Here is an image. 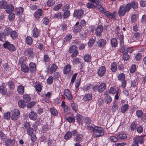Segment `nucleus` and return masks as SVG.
<instances>
[{"mask_svg":"<svg viewBox=\"0 0 146 146\" xmlns=\"http://www.w3.org/2000/svg\"><path fill=\"white\" fill-rule=\"evenodd\" d=\"M130 6V4H127L126 5L124 4L121 6L118 11L119 16H123L126 12H129L131 9Z\"/></svg>","mask_w":146,"mask_h":146,"instance_id":"nucleus-1","label":"nucleus"},{"mask_svg":"<svg viewBox=\"0 0 146 146\" xmlns=\"http://www.w3.org/2000/svg\"><path fill=\"white\" fill-rule=\"evenodd\" d=\"M11 119L13 120H17L19 117L20 111L17 109H14L11 111Z\"/></svg>","mask_w":146,"mask_h":146,"instance_id":"nucleus-2","label":"nucleus"},{"mask_svg":"<svg viewBox=\"0 0 146 146\" xmlns=\"http://www.w3.org/2000/svg\"><path fill=\"white\" fill-rule=\"evenodd\" d=\"M4 47L7 48L10 51L13 52L16 50V48L14 45L12 44H11L8 41L6 42L3 44Z\"/></svg>","mask_w":146,"mask_h":146,"instance_id":"nucleus-3","label":"nucleus"},{"mask_svg":"<svg viewBox=\"0 0 146 146\" xmlns=\"http://www.w3.org/2000/svg\"><path fill=\"white\" fill-rule=\"evenodd\" d=\"M24 54L25 56H28L29 59L32 58L34 55L33 49L31 48L25 50Z\"/></svg>","mask_w":146,"mask_h":146,"instance_id":"nucleus-4","label":"nucleus"},{"mask_svg":"<svg viewBox=\"0 0 146 146\" xmlns=\"http://www.w3.org/2000/svg\"><path fill=\"white\" fill-rule=\"evenodd\" d=\"M84 13L83 10L81 9H76L74 13V16L76 17L78 19H80L81 18Z\"/></svg>","mask_w":146,"mask_h":146,"instance_id":"nucleus-5","label":"nucleus"},{"mask_svg":"<svg viewBox=\"0 0 146 146\" xmlns=\"http://www.w3.org/2000/svg\"><path fill=\"white\" fill-rule=\"evenodd\" d=\"M96 128L94 134L96 137H99L104 135V131L100 127H96Z\"/></svg>","mask_w":146,"mask_h":146,"instance_id":"nucleus-6","label":"nucleus"},{"mask_svg":"<svg viewBox=\"0 0 146 146\" xmlns=\"http://www.w3.org/2000/svg\"><path fill=\"white\" fill-rule=\"evenodd\" d=\"M106 72V67L105 66H102L98 69L97 74L99 76L102 77L105 74Z\"/></svg>","mask_w":146,"mask_h":146,"instance_id":"nucleus-7","label":"nucleus"},{"mask_svg":"<svg viewBox=\"0 0 146 146\" xmlns=\"http://www.w3.org/2000/svg\"><path fill=\"white\" fill-rule=\"evenodd\" d=\"M116 14L115 12H113L112 13H111L109 11H106L105 13V15L109 19H113V20H115V15Z\"/></svg>","mask_w":146,"mask_h":146,"instance_id":"nucleus-8","label":"nucleus"},{"mask_svg":"<svg viewBox=\"0 0 146 146\" xmlns=\"http://www.w3.org/2000/svg\"><path fill=\"white\" fill-rule=\"evenodd\" d=\"M144 136H137L136 137L133 138V143H135L137 144L138 143L142 144L144 142Z\"/></svg>","mask_w":146,"mask_h":146,"instance_id":"nucleus-9","label":"nucleus"},{"mask_svg":"<svg viewBox=\"0 0 146 146\" xmlns=\"http://www.w3.org/2000/svg\"><path fill=\"white\" fill-rule=\"evenodd\" d=\"M43 13L42 10L41 9H38L35 12L34 15L36 19L38 20L42 16Z\"/></svg>","mask_w":146,"mask_h":146,"instance_id":"nucleus-10","label":"nucleus"},{"mask_svg":"<svg viewBox=\"0 0 146 146\" xmlns=\"http://www.w3.org/2000/svg\"><path fill=\"white\" fill-rule=\"evenodd\" d=\"M107 43L106 40L103 39L99 40L97 42L98 46L100 48H104Z\"/></svg>","mask_w":146,"mask_h":146,"instance_id":"nucleus-11","label":"nucleus"},{"mask_svg":"<svg viewBox=\"0 0 146 146\" xmlns=\"http://www.w3.org/2000/svg\"><path fill=\"white\" fill-rule=\"evenodd\" d=\"M64 94L69 100H72L73 98L72 95L70 91L68 89H66L64 90Z\"/></svg>","mask_w":146,"mask_h":146,"instance_id":"nucleus-12","label":"nucleus"},{"mask_svg":"<svg viewBox=\"0 0 146 146\" xmlns=\"http://www.w3.org/2000/svg\"><path fill=\"white\" fill-rule=\"evenodd\" d=\"M29 117L30 119L33 120H35L36 119L37 117V115L36 113L32 111L29 114Z\"/></svg>","mask_w":146,"mask_h":146,"instance_id":"nucleus-13","label":"nucleus"},{"mask_svg":"<svg viewBox=\"0 0 146 146\" xmlns=\"http://www.w3.org/2000/svg\"><path fill=\"white\" fill-rule=\"evenodd\" d=\"M103 31V27L101 25H99L96 30L95 34L96 35L100 36Z\"/></svg>","mask_w":146,"mask_h":146,"instance_id":"nucleus-14","label":"nucleus"},{"mask_svg":"<svg viewBox=\"0 0 146 146\" xmlns=\"http://www.w3.org/2000/svg\"><path fill=\"white\" fill-rule=\"evenodd\" d=\"M12 29L10 27H6L4 29L3 32L7 36H8L10 35L11 32H12Z\"/></svg>","mask_w":146,"mask_h":146,"instance_id":"nucleus-15","label":"nucleus"},{"mask_svg":"<svg viewBox=\"0 0 146 146\" xmlns=\"http://www.w3.org/2000/svg\"><path fill=\"white\" fill-rule=\"evenodd\" d=\"M71 67V66L69 64H68L66 65L64 67L63 70L64 74H68L70 72Z\"/></svg>","mask_w":146,"mask_h":146,"instance_id":"nucleus-16","label":"nucleus"},{"mask_svg":"<svg viewBox=\"0 0 146 146\" xmlns=\"http://www.w3.org/2000/svg\"><path fill=\"white\" fill-rule=\"evenodd\" d=\"M106 85L104 83H101L100 85H98V92H103L106 89Z\"/></svg>","mask_w":146,"mask_h":146,"instance_id":"nucleus-17","label":"nucleus"},{"mask_svg":"<svg viewBox=\"0 0 146 146\" xmlns=\"http://www.w3.org/2000/svg\"><path fill=\"white\" fill-rule=\"evenodd\" d=\"M29 70L31 72H34L36 70V65L35 63L33 62L30 63L29 65Z\"/></svg>","mask_w":146,"mask_h":146,"instance_id":"nucleus-18","label":"nucleus"},{"mask_svg":"<svg viewBox=\"0 0 146 146\" xmlns=\"http://www.w3.org/2000/svg\"><path fill=\"white\" fill-rule=\"evenodd\" d=\"M7 7V1L2 0L0 1V8L5 9Z\"/></svg>","mask_w":146,"mask_h":146,"instance_id":"nucleus-19","label":"nucleus"},{"mask_svg":"<svg viewBox=\"0 0 146 146\" xmlns=\"http://www.w3.org/2000/svg\"><path fill=\"white\" fill-rule=\"evenodd\" d=\"M58 68V66L55 64H52L50 67V72L51 74H52L55 72Z\"/></svg>","mask_w":146,"mask_h":146,"instance_id":"nucleus-20","label":"nucleus"},{"mask_svg":"<svg viewBox=\"0 0 146 146\" xmlns=\"http://www.w3.org/2000/svg\"><path fill=\"white\" fill-rule=\"evenodd\" d=\"M76 117L77 122L79 124H82L83 122L82 119V115L80 114L77 113L76 115Z\"/></svg>","mask_w":146,"mask_h":146,"instance_id":"nucleus-21","label":"nucleus"},{"mask_svg":"<svg viewBox=\"0 0 146 146\" xmlns=\"http://www.w3.org/2000/svg\"><path fill=\"white\" fill-rule=\"evenodd\" d=\"M18 104L19 107L22 108H24L26 106L25 101L22 100H19Z\"/></svg>","mask_w":146,"mask_h":146,"instance_id":"nucleus-22","label":"nucleus"},{"mask_svg":"<svg viewBox=\"0 0 146 146\" xmlns=\"http://www.w3.org/2000/svg\"><path fill=\"white\" fill-rule=\"evenodd\" d=\"M97 3V2H96V3H95V4L90 2L88 3L87 4V6L88 8L95 9L97 5H98Z\"/></svg>","mask_w":146,"mask_h":146,"instance_id":"nucleus-23","label":"nucleus"},{"mask_svg":"<svg viewBox=\"0 0 146 146\" xmlns=\"http://www.w3.org/2000/svg\"><path fill=\"white\" fill-rule=\"evenodd\" d=\"M104 100L106 104H109L111 102L112 99L110 96L107 95L104 98Z\"/></svg>","mask_w":146,"mask_h":146,"instance_id":"nucleus-24","label":"nucleus"},{"mask_svg":"<svg viewBox=\"0 0 146 146\" xmlns=\"http://www.w3.org/2000/svg\"><path fill=\"white\" fill-rule=\"evenodd\" d=\"M6 12L8 13H9L12 12L14 10V7L11 5H7V7L5 8Z\"/></svg>","mask_w":146,"mask_h":146,"instance_id":"nucleus-25","label":"nucleus"},{"mask_svg":"<svg viewBox=\"0 0 146 146\" xmlns=\"http://www.w3.org/2000/svg\"><path fill=\"white\" fill-rule=\"evenodd\" d=\"M7 36L4 33L3 31H0V40L3 42H6V37Z\"/></svg>","mask_w":146,"mask_h":146,"instance_id":"nucleus-26","label":"nucleus"},{"mask_svg":"<svg viewBox=\"0 0 146 146\" xmlns=\"http://www.w3.org/2000/svg\"><path fill=\"white\" fill-rule=\"evenodd\" d=\"M33 36L35 38H37L38 36V30L36 28H34L32 31Z\"/></svg>","mask_w":146,"mask_h":146,"instance_id":"nucleus-27","label":"nucleus"},{"mask_svg":"<svg viewBox=\"0 0 146 146\" xmlns=\"http://www.w3.org/2000/svg\"><path fill=\"white\" fill-rule=\"evenodd\" d=\"M23 99L25 102H28L30 101L31 97L29 95L25 94L23 95Z\"/></svg>","mask_w":146,"mask_h":146,"instance_id":"nucleus-28","label":"nucleus"},{"mask_svg":"<svg viewBox=\"0 0 146 146\" xmlns=\"http://www.w3.org/2000/svg\"><path fill=\"white\" fill-rule=\"evenodd\" d=\"M92 98V95L90 94H88L86 95L84 97V100L85 101H89Z\"/></svg>","mask_w":146,"mask_h":146,"instance_id":"nucleus-29","label":"nucleus"},{"mask_svg":"<svg viewBox=\"0 0 146 146\" xmlns=\"http://www.w3.org/2000/svg\"><path fill=\"white\" fill-rule=\"evenodd\" d=\"M127 48L124 45V44L122 45H120L119 51L120 52L123 53L124 52H127Z\"/></svg>","mask_w":146,"mask_h":146,"instance_id":"nucleus-30","label":"nucleus"},{"mask_svg":"<svg viewBox=\"0 0 146 146\" xmlns=\"http://www.w3.org/2000/svg\"><path fill=\"white\" fill-rule=\"evenodd\" d=\"M117 64L115 62H113L111 65V69L112 72H115L117 69Z\"/></svg>","mask_w":146,"mask_h":146,"instance_id":"nucleus-31","label":"nucleus"},{"mask_svg":"<svg viewBox=\"0 0 146 146\" xmlns=\"http://www.w3.org/2000/svg\"><path fill=\"white\" fill-rule=\"evenodd\" d=\"M21 69L23 71L25 72L28 71L29 68L28 66L25 64H23L21 65Z\"/></svg>","mask_w":146,"mask_h":146,"instance_id":"nucleus-32","label":"nucleus"},{"mask_svg":"<svg viewBox=\"0 0 146 146\" xmlns=\"http://www.w3.org/2000/svg\"><path fill=\"white\" fill-rule=\"evenodd\" d=\"M118 108L117 104L115 102H113L111 107V110L112 112H114L116 111Z\"/></svg>","mask_w":146,"mask_h":146,"instance_id":"nucleus-33","label":"nucleus"},{"mask_svg":"<svg viewBox=\"0 0 146 146\" xmlns=\"http://www.w3.org/2000/svg\"><path fill=\"white\" fill-rule=\"evenodd\" d=\"M81 59L79 58H74L72 61V63L73 65H75L81 62Z\"/></svg>","mask_w":146,"mask_h":146,"instance_id":"nucleus-34","label":"nucleus"},{"mask_svg":"<svg viewBox=\"0 0 146 146\" xmlns=\"http://www.w3.org/2000/svg\"><path fill=\"white\" fill-rule=\"evenodd\" d=\"M6 88L3 86H0V92L3 94L5 95L7 93Z\"/></svg>","mask_w":146,"mask_h":146,"instance_id":"nucleus-35","label":"nucleus"},{"mask_svg":"<svg viewBox=\"0 0 146 146\" xmlns=\"http://www.w3.org/2000/svg\"><path fill=\"white\" fill-rule=\"evenodd\" d=\"M8 84L10 90H13L15 88V83L13 81H10L8 83Z\"/></svg>","mask_w":146,"mask_h":146,"instance_id":"nucleus-36","label":"nucleus"},{"mask_svg":"<svg viewBox=\"0 0 146 146\" xmlns=\"http://www.w3.org/2000/svg\"><path fill=\"white\" fill-rule=\"evenodd\" d=\"M24 88L22 86L20 85L18 87L17 90L19 93L20 94H23L24 92Z\"/></svg>","mask_w":146,"mask_h":146,"instance_id":"nucleus-37","label":"nucleus"},{"mask_svg":"<svg viewBox=\"0 0 146 146\" xmlns=\"http://www.w3.org/2000/svg\"><path fill=\"white\" fill-rule=\"evenodd\" d=\"M82 28V27L81 25L75 27L73 30L74 32L76 33L79 32L81 31Z\"/></svg>","mask_w":146,"mask_h":146,"instance_id":"nucleus-38","label":"nucleus"},{"mask_svg":"<svg viewBox=\"0 0 146 146\" xmlns=\"http://www.w3.org/2000/svg\"><path fill=\"white\" fill-rule=\"evenodd\" d=\"M117 137L119 139L123 140L125 139L127 137V136L125 134L123 133L118 135Z\"/></svg>","mask_w":146,"mask_h":146,"instance_id":"nucleus-39","label":"nucleus"},{"mask_svg":"<svg viewBox=\"0 0 146 146\" xmlns=\"http://www.w3.org/2000/svg\"><path fill=\"white\" fill-rule=\"evenodd\" d=\"M11 37L13 39L16 38L18 36V35L15 31H13L12 29V32L10 34Z\"/></svg>","mask_w":146,"mask_h":146,"instance_id":"nucleus-40","label":"nucleus"},{"mask_svg":"<svg viewBox=\"0 0 146 146\" xmlns=\"http://www.w3.org/2000/svg\"><path fill=\"white\" fill-rule=\"evenodd\" d=\"M77 48V47L75 45H73L71 46L69 48V52L70 53H72L76 51H77L76 50Z\"/></svg>","mask_w":146,"mask_h":146,"instance_id":"nucleus-41","label":"nucleus"},{"mask_svg":"<svg viewBox=\"0 0 146 146\" xmlns=\"http://www.w3.org/2000/svg\"><path fill=\"white\" fill-rule=\"evenodd\" d=\"M128 104H126L123 105L121 108V111L123 113H124L126 111L128 108Z\"/></svg>","mask_w":146,"mask_h":146,"instance_id":"nucleus-42","label":"nucleus"},{"mask_svg":"<svg viewBox=\"0 0 146 146\" xmlns=\"http://www.w3.org/2000/svg\"><path fill=\"white\" fill-rule=\"evenodd\" d=\"M71 106L73 110L75 112H77L78 111V105L76 104L72 103L71 104Z\"/></svg>","mask_w":146,"mask_h":146,"instance_id":"nucleus-43","label":"nucleus"},{"mask_svg":"<svg viewBox=\"0 0 146 146\" xmlns=\"http://www.w3.org/2000/svg\"><path fill=\"white\" fill-rule=\"evenodd\" d=\"M83 137V136L82 134H78L76 138V140L77 141L80 142L82 141Z\"/></svg>","mask_w":146,"mask_h":146,"instance_id":"nucleus-44","label":"nucleus"},{"mask_svg":"<svg viewBox=\"0 0 146 146\" xmlns=\"http://www.w3.org/2000/svg\"><path fill=\"white\" fill-rule=\"evenodd\" d=\"M26 42L28 44L31 45L33 42V40L32 38L29 36H28L26 38Z\"/></svg>","mask_w":146,"mask_h":146,"instance_id":"nucleus-45","label":"nucleus"},{"mask_svg":"<svg viewBox=\"0 0 146 146\" xmlns=\"http://www.w3.org/2000/svg\"><path fill=\"white\" fill-rule=\"evenodd\" d=\"M72 136V133L70 131H68L65 135L64 138L66 139H68L71 138Z\"/></svg>","mask_w":146,"mask_h":146,"instance_id":"nucleus-46","label":"nucleus"},{"mask_svg":"<svg viewBox=\"0 0 146 146\" xmlns=\"http://www.w3.org/2000/svg\"><path fill=\"white\" fill-rule=\"evenodd\" d=\"M111 44L113 47H116L117 46V40L116 38H113L111 39Z\"/></svg>","mask_w":146,"mask_h":146,"instance_id":"nucleus-47","label":"nucleus"},{"mask_svg":"<svg viewBox=\"0 0 146 146\" xmlns=\"http://www.w3.org/2000/svg\"><path fill=\"white\" fill-rule=\"evenodd\" d=\"M50 111L52 115L54 116H56L57 115L58 112L56 109L51 108H50Z\"/></svg>","mask_w":146,"mask_h":146,"instance_id":"nucleus-48","label":"nucleus"},{"mask_svg":"<svg viewBox=\"0 0 146 146\" xmlns=\"http://www.w3.org/2000/svg\"><path fill=\"white\" fill-rule=\"evenodd\" d=\"M137 126V123L136 121H133L131 123V127L130 129L131 131H134L135 129Z\"/></svg>","mask_w":146,"mask_h":146,"instance_id":"nucleus-49","label":"nucleus"},{"mask_svg":"<svg viewBox=\"0 0 146 146\" xmlns=\"http://www.w3.org/2000/svg\"><path fill=\"white\" fill-rule=\"evenodd\" d=\"M129 4L131 5V7L133 9H136L137 8V3L136 2H132Z\"/></svg>","mask_w":146,"mask_h":146,"instance_id":"nucleus-50","label":"nucleus"},{"mask_svg":"<svg viewBox=\"0 0 146 146\" xmlns=\"http://www.w3.org/2000/svg\"><path fill=\"white\" fill-rule=\"evenodd\" d=\"M125 78V75L123 73L120 74L118 76V80L121 81L124 80Z\"/></svg>","mask_w":146,"mask_h":146,"instance_id":"nucleus-51","label":"nucleus"},{"mask_svg":"<svg viewBox=\"0 0 146 146\" xmlns=\"http://www.w3.org/2000/svg\"><path fill=\"white\" fill-rule=\"evenodd\" d=\"M66 120L69 123L74 122H75V119L74 117L71 116H69L67 117Z\"/></svg>","mask_w":146,"mask_h":146,"instance_id":"nucleus-52","label":"nucleus"},{"mask_svg":"<svg viewBox=\"0 0 146 146\" xmlns=\"http://www.w3.org/2000/svg\"><path fill=\"white\" fill-rule=\"evenodd\" d=\"M72 38V35L70 34H67L65 37V39L67 41H68L71 40Z\"/></svg>","mask_w":146,"mask_h":146,"instance_id":"nucleus-53","label":"nucleus"},{"mask_svg":"<svg viewBox=\"0 0 146 146\" xmlns=\"http://www.w3.org/2000/svg\"><path fill=\"white\" fill-rule=\"evenodd\" d=\"M36 91L38 92H41L42 89V87L41 85L40 84H36L35 87Z\"/></svg>","mask_w":146,"mask_h":146,"instance_id":"nucleus-54","label":"nucleus"},{"mask_svg":"<svg viewBox=\"0 0 146 146\" xmlns=\"http://www.w3.org/2000/svg\"><path fill=\"white\" fill-rule=\"evenodd\" d=\"M36 103V102L35 101H33L29 103L27 105V107L28 108H30L34 106Z\"/></svg>","mask_w":146,"mask_h":146,"instance_id":"nucleus-55","label":"nucleus"},{"mask_svg":"<svg viewBox=\"0 0 146 146\" xmlns=\"http://www.w3.org/2000/svg\"><path fill=\"white\" fill-rule=\"evenodd\" d=\"M84 122L88 124H90L92 122L91 119L89 117H85L84 119Z\"/></svg>","mask_w":146,"mask_h":146,"instance_id":"nucleus-56","label":"nucleus"},{"mask_svg":"<svg viewBox=\"0 0 146 146\" xmlns=\"http://www.w3.org/2000/svg\"><path fill=\"white\" fill-rule=\"evenodd\" d=\"M23 9L22 7L19 8L16 10V14L19 15L22 14L23 12Z\"/></svg>","mask_w":146,"mask_h":146,"instance_id":"nucleus-57","label":"nucleus"},{"mask_svg":"<svg viewBox=\"0 0 146 146\" xmlns=\"http://www.w3.org/2000/svg\"><path fill=\"white\" fill-rule=\"evenodd\" d=\"M98 6V8L99 9V11L101 12L102 13H104L105 14L106 13V10L101 5H99V4L98 5H97Z\"/></svg>","mask_w":146,"mask_h":146,"instance_id":"nucleus-58","label":"nucleus"},{"mask_svg":"<svg viewBox=\"0 0 146 146\" xmlns=\"http://www.w3.org/2000/svg\"><path fill=\"white\" fill-rule=\"evenodd\" d=\"M91 58V56L88 54L85 55L84 57V59L85 61L87 62H89Z\"/></svg>","mask_w":146,"mask_h":146,"instance_id":"nucleus-59","label":"nucleus"},{"mask_svg":"<svg viewBox=\"0 0 146 146\" xmlns=\"http://www.w3.org/2000/svg\"><path fill=\"white\" fill-rule=\"evenodd\" d=\"M54 0H48L47 2V5L48 7L51 6L53 5L55 3Z\"/></svg>","mask_w":146,"mask_h":146,"instance_id":"nucleus-60","label":"nucleus"},{"mask_svg":"<svg viewBox=\"0 0 146 146\" xmlns=\"http://www.w3.org/2000/svg\"><path fill=\"white\" fill-rule=\"evenodd\" d=\"M15 14L13 13H11L9 15V21H12L15 19Z\"/></svg>","mask_w":146,"mask_h":146,"instance_id":"nucleus-61","label":"nucleus"},{"mask_svg":"<svg viewBox=\"0 0 146 146\" xmlns=\"http://www.w3.org/2000/svg\"><path fill=\"white\" fill-rule=\"evenodd\" d=\"M53 78L52 76H50L47 79V83L48 84L50 85L53 83Z\"/></svg>","mask_w":146,"mask_h":146,"instance_id":"nucleus-62","label":"nucleus"},{"mask_svg":"<svg viewBox=\"0 0 146 146\" xmlns=\"http://www.w3.org/2000/svg\"><path fill=\"white\" fill-rule=\"evenodd\" d=\"M129 58V56L127 53H125L123 54V59L124 60H127Z\"/></svg>","mask_w":146,"mask_h":146,"instance_id":"nucleus-63","label":"nucleus"},{"mask_svg":"<svg viewBox=\"0 0 146 146\" xmlns=\"http://www.w3.org/2000/svg\"><path fill=\"white\" fill-rule=\"evenodd\" d=\"M136 115L138 118H140L143 115V111L141 110H138L136 111Z\"/></svg>","mask_w":146,"mask_h":146,"instance_id":"nucleus-64","label":"nucleus"}]
</instances>
